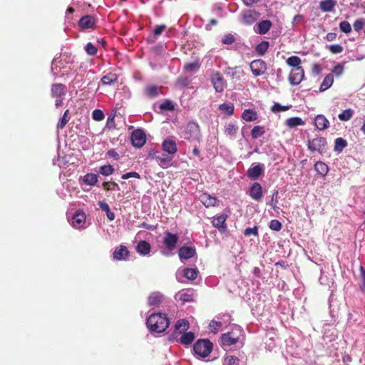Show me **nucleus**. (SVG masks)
<instances>
[{
	"label": "nucleus",
	"mask_w": 365,
	"mask_h": 365,
	"mask_svg": "<svg viewBox=\"0 0 365 365\" xmlns=\"http://www.w3.org/2000/svg\"><path fill=\"white\" fill-rule=\"evenodd\" d=\"M130 140L133 147L137 148L143 147L146 142L145 132L142 129L135 130L131 134Z\"/></svg>",
	"instance_id": "12"
},
{
	"label": "nucleus",
	"mask_w": 365,
	"mask_h": 365,
	"mask_svg": "<svg viewBox=\"0 0 365 365\" xmlns=\"http://www.w3.org/2000/svg\"><path fill=\"white\" fill-rule=\"evenodd\" d=\"M179 241V236L176 233H172L169 231L164 232L163 243L165 247L160 248L161 255L165 257H170L173 255V251L176 248V245Z\"/></svg>",
	"instance_id": "2"
},
{
	"label": "nucleus",
	"mask_w": 365,
	"mask_h": 365,
	"mask_svg": "<svg viewBox=\"0 0 365 365\" xmlns=\"http://www.w3.org/2000/svg\"><path fill=\"white\" fill-rule=\"evenodd\" d=\"M360 278H361V284L360 289L364 291L365 289V269L362 266H360Z\"/></svg>",
	"instance_id": "64"
},
{
	"label": "nucleus",
	"mask_w": 365,
	"mask_h": 365,
	"mask_svg": "<svg viewBox=\"0 0 365 365\" xmlns=\"http://www.w3.org/2000/svg\"><path fill=\"white\" fill-rule=\"evenodd\" d=\"M184 138L190 141L199 142L201 139L200 129L195 121H190L185 128Z\"/></svg>",
	"instance_id": "5"
},
{
	"label": "nucleus",
	"mask_w": 365,
	"mask_h": 365,
	"mask_svg": "<svg viewBox=\"0 0 365 365\" xmlns=\"http://www.w3.org/2000/svg\"><path fill=\"white\" fill-rule=\"evenodd\" d=\"M339 29L343 33L349 34L351 31V26L349 21H342L339 24Z\"/></svg>",
	"instance_id": "54"
},
{
	"label": "nucleus",
	"mask_w": 365,
	"mask_h": 365,
	"mask_svg": "<svg viewBox=\"0 0 365 365\" xmlns=\"http://www.w3.org/2000/svg\"><path fill=\"white\" fill-rule=\"evenodd\" d=\"M150 156L152 159L155 160L159 166L163 169L168 168L173 165V157L167 153L156 150L150 153Z\"/></svg>",
	"instance_id": "6"
},
{
	"label": "nucleus",
	"mask_w": 365,
	"mask_h": 365,
	"mask_svg": "<svg viewBox=\"0 0 365 365\" xmlns=\"http://www.w3.org/2000/svg\"><path fill=\"white\" fill-rule=\"evenodd\" d=\"M304 77V71L302 67L292 68L289 76V81L292 86L299 85Z\"/></svg>",
	"instance_id": "17"
},
{
	"label": "nucleus",
	"mask_w": 365,
	"mask_h": 365,
	"mask_svg": "<svg viewBox=\"0 0 365 365\" xmlns=\"http://www.w3.org/2000/svg\"><path fill=\"white\" fill-rule=\"evenodd\" d=\"M219 110L228 115H232L234 113L235 107L232 103H224L219 106Z\"/></svg>",
	"instance_id": "43"
},
{
	"label": "nucleus",
	"mask_w": 365,
	"mask_h": 365,
	"mask_svg": "<svg viewBox=\"0 0 365 365\" xmlns=\"http://www.w3.org/2000/svg\"><path fill=\"white\" fill-rule=\"evenodd\" d=\"M223 44L230 45L235 41V38L232 34L225 35L221 40Z\"/></svg>",
	"instance_id": "59"
},
{
	"label": "nucleus",
	"mask_w": 365,
	"mask_h": 365,
	"mask_svg": "<svg viewBox=\"0 0 365 365\" xmlns=\"http://www.w3.org/2000/svg\"><path fill=\"white\" fill-rule=\"evenodd\" d=\"M286 63L289 66L292 67V68H296L297 67H301L300 64L302 61L299 56H292L286 60Z\"/></svg>",
	"instance_id": "44"
},
{
	"label": "nucleus",
	"mask_w": 365,
	"mask_h": 365,
	"mask_svg": "<svg viewBox=\"0 0 365 365\" xmlns=\"http://www.w3.org/2000/svg\"><path fill=\"white\" fill-rule=\"evenodd\" d=\"M272 26V22L269 20H262L257 24V32L260 35L266 34Z\"/></svg>",
	"instance_id": "34"
},
{
	"label": "nucleus",
	"mask_w": 365,
	"mask_h": 365,
	"mask_svg": "<svg viewBox=\"0 0 365 365\" xmlns=\"http://www.w3.org/2000/svg\"><path fill=\"white\" fill-rule=\"evenodd\" d=\"M66 93V87L62 83H54L51 86V96L53 97H62Z\"/></svg>",
	"instance_id": "31"
},
{
	"label": "nucleus",
	"mask_w": 365,
	"mask_h": 365,
	"mask_svg": "<svg viewBox=\"0 0 365 365\" xmlns=\"http://www.w3.org/2000/svg\"><path fill=\"white\" fill-rule=\"evenodd\" d=\"M69 113V110H66L64 111V113L62 117L60 118L58 123H57V128L58 129H63L66 123L68 122V118H67L68 115Z\"/></svg>",
	"instance_id": "49"
},
{
	"label": "nucleus",
	"mask_w": 365,
	"mask_h": 365,
	"mask_svg": "<svg viewBox=\"0 0 365 365\" xmlns=\"http://www.w3.org/2000/svg\"><path fill=\"white\" fill-rule=\"evenodd\" d=\"M243 233L246 237H249L250 235L258 236V227L255 226L253 227H247L244 230Z\"/></svg>",
	"instance_id": "60"
},
{
	"label": "nucleus",
	"mask_w": 365,
	"mask_h": 365,
	"mask_svg": "<svg viewBox=\"0 0 365 365\" xmlns=\"http://www.w3.org/2000/svg\"><path fill=\"white\" fill-rule=\"evenodd\" d=\"M98 180V176L94 173H87L86 174L82 179V183L89 185V186H95Z\"/></svg>",
	"instance_id": "36"
},
{
	"label": "nucleus",
	"mask_w": 365,
	"mask_h": 365,
	"mask_svg": "<svg viewBox=\"0 0 365 365\" xmlns=\"http://www.w3.org/2000/svg\"><path fill=\"white\" fill-rule=\"evenodd\" d=\"M314 168L317 174L322 178H324L329 170V166L322 161L316 162Z\"/></svg>",
	"instance_id": "33"
},
{
	"label": "nucleus",
	"mask_w": 365,
	"mask_h": 365,
	"mask_svg": "<svg viewBox=\"0 0 365 365\" xmlns=\"http://www.w3.org/2000/svg\"><path fill=\"white\" fill-rule=\"evenodd\" d=\"M114 172V168L110 165H104L99 168L98 173L99 174L104 176H109L112 175Z\"/></svg>",
	"instance_id": "47"
},
{
	"label": "nucleus",
	"mask_w": 365,
	"mask_h": 365,
	"mask_svg": "<svg viewBox=\"0 0 365 365\" xmlns=\"http://www.w3.org/2000/svg\"><path fill=\"white\" fill-rule=\"evenodd\" d=\"M199 68L200 64L197 62L188 63L184 66V70L190 73H196Z\"/></svg>",
	"instance_id": "48"
},
{
	"label": "nucleus",
	"mask_w": 365,
	"mask_h": 365,
	"mask_svg": "<svg viewBox=\"0 0 365 365\" xmlns=\"http://www.w3.org/2000/svg\"><path fill=\"white\" fill-rule=\"evenodd\" d=\"M247 194L252 200L257 202L260 201L263 197V191L261 184L258 182L252 183L249 187Z\"/></svg>",
	"instance_id": "16"
},
{
	"label": "nucleus",
	"mask_w": 365,
	"mask_h": 365,
	"mask_svg": "<svg viewBox=\"0 0 365 365\" xmlns=\"http://www.w3.org/2000/svg\"><path fill=\"white\" fill-rule=\"evenodd\" d=\"M259 13L254 10H245L240 14V21L244 25L250 26L259 18Z\"/></svg>",
	"instance_id": "13"
},
{
	"label": "nucleus",
	"mask_w": 365,
	"mask_h": 365,
	"mask_svg": "<svg viewBox=\"0 0 365 365\" xmlns=\"http://www.w3.org/2000/svg\"><path fill=\"white\" fill-rule=\"evenodd\" d=\"M282 225L278 220H272L269 222V228L274 231H279Z\"/></svg>",
	"instance_id": "61"
},
{
	"label": "nucleus",
	"mask_w": 365,
	"mask_h": 365,
	"mask_svg": "<svg viewBox=\"0 0 365 365\" xmlns=\"http://www.w3.org/2000/svg\"><path fill=\"white\" fill-rule=\"evenodd\" d=\"M92 118L94 120L101 121L104 119V113L100 109H95L92 113Z\"/></svg>",
	"instance_id": "56"
},
{
	"label": "nucleus",
	"mask_w": 365,
	"mask_h": 365,
	"mask_svg": "<svg viewBox=\"0 0 365 365\" xmlns=\"http://www.w3.org/2000/svg\"><path fill=\"white\" fill-rule=\"evenodd\" d=\"M269 43L267 41H262L255 47L256 53L259 56H263L267 51Z\"/></svg>",
	"instance_id": "42"
},
{
	"label": "nucleus",
	"mask_w": 365,
	"mask_h": 365,
	"mask_svg": "<svg viewBox=\"0 0 365 365\" xmlns=\"http://www.w3.org/2000/svg\"><path fill=\"white\" fill-rule=\"evenodd\" d=\"M200 202L206 207H215L218 205V200L216 197L212 196L207 192H203L200 195Z\"/></svg>",
	"instance_id": "22"
},
{
	"label": "nucleus",
	"mask_w": 365,
	"mask_h": 365,
	"mask_svg": "<svg viewBox=\"0 0 365 365\" xmlns=\"http://www.w3.org/2000/svg\"><path fill=\"white\" fill-rule=\"evenodd\" d=\"M146 327L149 332L153 335L164 333L168 328L170 321L168 315L163 312H153L146 319Z\"/></svg>",
	"instance_id": "1"
},
{
	"label": "nucleus",
	"mask_w": 365,
	"mask_h": 365,
	"mask_svg": "<svg viewBox=\"0 0 365 365\" xmlns=\"http://www.w3.org/2000/svg\"><path fill=\"white\" fill-rule=\"evenodd\" d=\"M250 70L255 77L262 76L267 69V63L262 59H255L250 63Z\"/></svg>",
	"instance_id": "9"
},
{
	"label": "nucleus",
	"mask_w": 365,
	"mask_h": 365,
	"mask_svg": "<svg viewBox=\"0 0 365 365\" xmlns=\"http://www.w3.org/2000/svg\"><path fill=\"white\" fill-rule=\"evenodd\" d=\"M278 194H279L278 190H274L272 194L270 200L267 202V205L271 206L272 208L274 210L277 208V202Z\"/></svg>",
	"instance_id": "50"
},
{
	"label": "nucleus",
	"mask_w": 365,
	"mask_h": 365,
	"mask_svg": "<svg viewBox=\"0 0 365 365\" xmlns=\"http://www.w3.org/2000/svg\"><path fill=\"white\" fill-rule=\"evenodd\" d=\"M365 26V19H358L354 23V29L356 32H359Z\"/></svg>",
	"instance_id": "57"
},
{
	"label": "nucleus",
	"mask_w": 365,
	"mask_h": 365,
	"mask_svg": "<svg viewBox=\"0 0 365 365\" xmlns=\"http://www.w3.org/2000/svg\"><path fill=\"white\" fill-rule=\"evenodd\" d=\"M242 118L247 122L255 121L257 118V113L254 109H245L242 113Z\"/></svg>",
	"instance_id": "37"
},
{
	"label": "nucleus",
	"mask_w": 365,
	"mask_h": 365,
	"mask_svg": "<svg viewBox=\"0 0 365 365\" xmlns=\"http://www.w3.org/2000/svg\"><path fill=\"white\" fill-rule=\"evenodd\" d=\"M190 83H191V79L189 77H186V76L180 77L177 81V84L180 88L187 87Z\"/></svg>",
	"instance_id": "55"
},
{
	"label": "nucleus",
	"mask_w": 365,
	"mask_h": 365,
	"mask_svg": "<svg viewBox=\"0 0 365 365\" xmlns=\"http://www.w3.org/2000/svg\"><path fill=\"white\" fill-rule=\"evenodd\" d=\"M227 217L228 215L226 213H222L219 215L215 216L212 221V226L217 228L220 232H225L227 229L226 225V220Z\"/></svg>",
	"instance_id": "18"
},
{
	"label": "nucleus",
	"mask_w": 365,
	"mask_h": 365,
	"mask_svg": "<svg viewBox=\"0 0 365 365\" xmlns=\"http://www.w3.org/2000/svg\"><path fill=\"white\" fill-rule=\"evenodd\" d=\"M264 174V165L254 163L247 171V176L251 180H257Z\"/></svg>",
	"instance_id": "10"
},
{
	"label": "nucleus",
	"mask_w": 365,
	"mask_h": 365,
	"mask_svg": "<svg viewBox=\"0 0 365 365\" xmlns=\"http://www.w3.org/2000/svg\"><path fill=\"white\" fill-rule=\"evenodd\" d=\"M238 129V126L235 123H226L224 129L225 134L229 139L233 140L236 138Z\"/></svg>",
	"instance_id": "27"
},
{
	"label": "nucleus",
	"mask_w": 365,
	"mask_h": 365,
	"mask_svg": "<svg viewBox=\"0 0 365 365\" xmlns=\"http://www.w3.org/2000/svg\"><path fill=\"white\" fill-rule=\"evenodd\" d=\"M333 82H334L333 74L329 73V74L327 75L324 77L322 83L320 85L319 91H325L326 90H327L332 86Z\"/></svg>",
	"instance_id": "39"
},
{
	"label": "nucleus",
	"mask_w": 365,
	"mask_h": 365,
	"mask_svg": "<svg viewBox=\"0 0 365 365\" xmlns=\"http://www.w3.org/2000/svg\"><path fill=\"white\" fill-rule=\"evenodd\" d=\"M337 1L336 0H322L319 4V9L322 11L328 13L334 10L336 6Z\"/></svg>",
	"instance_id": "32"
},
{
	"label": "nucleus",
	"mask_w": 365,
	"mask_h": 365,
	"mask_svg": "<svg viewBox=\"0 0 365 365\" xmlns=\"http://www.w3.org/2000/svg\"><path fill=\"white\" fill-rule=\"evenodd\" d=\"M210 81L217 93L222 92L227 86L226 81L219 71H216L211 75Z\"/></svg>",
	"instance_id": "11"
},
{
	"label": "nucleus",
	"mask_w": 365,
	"mask_h": 365,
	"mask_svg": "<svg viewBox=\"0 0 365 365\" xmlns=\"http://www.w3.org/2000/svg\"><path fill=\"white\" fill-rule=\"evenodd\" d=\"M86 216L81 210H76L71 218V224L76 229L85 228Z\"/></svg>",
	"instance_id": "15"
},
{
	"label": "nucleus",
	"mask_w": 365,
	"mask_h": 365,
	"mask_svg": "<svg viewBox=\"0 0 365 365\" xmlns=\"http://www.w3.org/2000/svg\"><path fill=\"white\" fill-rule=\"evenodd\" d=\"M130 256V252L126 246L119 245L113 252V258L117 261H126Z\"/></svg>",
	"instance_id": "19"
},
{
	"label": "nucleus",
	"mask_w": 365,
	"mask_h": 365,
	"mask_svg": "<svg viewBox=\"0 0 365 365\" xmlns=\"http://www.w3.org/2000/svg\"><path fill=\"white\" fill-rule=\"evenodd\" d=\"M144 94L147 98L154 99L163 94V88L156 85H148L144 89Z\"/></svg>",
	"instance_id": "20"
},
{
	"label": "nucleus",
	"mask_w": 365,
	"mask_h": 365,
	"mask_svg": "<svg viewBox=\"0 0 365 365\" xmlns=\"http://www.w3.org/2000/svg\"><path fill=\"white\" fill-rule=\"evenodd\" d=\"M163 299V294L159 292H153L148 298V304L150 307H158L162 303Z\"/></svg>",
	"instance_id": "29"
},
{
	"label": "nucleus",
	"mask_w": 365,
	"mask_h": 365,
	"mask_svg": "<svg viewBox=\"0 0 365 365\" xmlns=\"http://www.w3.org/2000/svg\"><path fill=\"white\" fill-rule=\"evenodd\" d=\"M101 81L103 86H112L118 81V76L115 73L110 72L103 76Z\"/></svg>",
	"instance_id": "35"
},
{
	"label": "nucleus",
	"mask_w": 365,
	"mask_h": 365,
	"mask_svg": "<svg viewBox=\"0 0 365 365\" xmlns=\"http://www.w3.org/2000/svg\"><path fill=\"white\" fill-rule=\"evenodd\" d=\"M317 129L324 130L329 127V121L324 115H317L314 119Z\"/></svg>",
	"instance_id": "30"
},
{
	"label": "nucleus",
	"mask_w": 365,
	"mask_h": 365,
	"mask_svg": "<svg viewBox=\"0 0 365 365\" xmlns=\"http://www.w3.org/2000/svg\"><path fill=\"white\" fill-rule=\"evenodd\" d=\"M213 349V344L209 339H198L193 345V353L197 359L209 356Z\"/></svg>",
	"instance_id": "3"
},
{
	"label": "nucleus",
	"mask_w": 365,
	"mask_h": 365,
	"mask_svg": "<svg viewBox=\"0 0 365 365\" xmlns=\"http://www.w3.org/2000/svg\"><path fill=\"white\" fill-rule=\"evenodd\" d=\"M344 65L342 63H337L332 68L331 72L336 76H340L344 72Z\"/></svg>",
	"instance_id": "62"
},
{
	"label": "nucleus",
	"mask_w": 365,
	"mask_h": 365,
	"mask_svg": "<svg viewBox=\"0 0 365 365\" xmlns=\"http://www.w3.org/2000/svg\"><path fill=\"white\" fill-rule=\"evenodd\" d=\"M238 339V336H234L233 332H227L222 334L221 343L223 346H230L236 344Z\"/></svg>",
	"instance_id": "28"
},
{
	"label": "nucleus",
	"mask_w": 365,
	"mask_h": 365,
	"mask_svg": "<svg viewBox=\"0 0 365 365\" xmlns=\"http://www.w3.org/2000/svg\"><path fill=\"white\" fill-rule=\"evenodd\" d=\"M223 365H240V359L235 356L226 354L224 357Z\"/></svg>",
	"instance_id": "46"
},
{
	"label": "nucleus",
	"mask_w": 365,
	"mask_h": 365,
	"mask_svg": "<svg viewBox=\"0 0 365 365\" xmlns=\"http://www.w3.org/2000/svg\"><path fill=\"white\" fill-rule=\"evenodd\" d=\"M195 335L192 331H185L181 334L175 341L178 342L184 346L190 345L195 340Z\"/></svg>",
	"instance_id": "23"
},
{
	"label": "nucleus",
	"mask_w": 365,
	"mask_h": 365,
	"mask_svg": "<svg viewBox=\"0 0 365 365\" xmlns=\"http://www.w3.org/2000/svg\"><path fill=\"white\" fill-rule=\"evenodd\" d=\"M160 108L162 110H173L175 109V106L173 103L169 100L165 99L160 105Z\"/></svg>",
	"instance_id": "53"
},
{
	"label": "nucleus",
	"mask_w": 365,
	"mask_h": 365,
	"mask_svg": "<svg viewBox=\"0 0 365 365\" xmlns=\"http://www.w3.org/2000/svg\"><path fill=\"white\" fill-rule=\"evenodd\" d=\"M223 327L220 321L212 320L209 324L210 329L213 333H217Z\"/></svg>",
	"instance_id": "51"
},
{
	"label": "nucleus",
	"mask_w": 365,
	"mask_h": 365,
	"mask_svg": "<svg viewBox=\"0 0 365 365\" xmlns=\"http://www.w3.org/2000/svg\"><path fill=\"white\" fill-rule=\"evenodd\" d=\"M265 128L261 125H255L251 130V135L253 139H257L265 133Z\"/></svg>",
	"instance_id": "41"
},
{
	"label": "nucleus",
	"mask_w": 365,
	"mask_h": 365,
	"mask_svg": "<svg viewBox=\"0 0 365 365\" xmlns=\"http://www.w3.org/2000/svg\"><path fill=\"white\" fill-rule=\"evenodd\" d=\"M190 328V323L185 319L177 320L173 327V331L169 336V341L174 342L181 334L187 331Z\"/></svg>",
	"instance_id": "7"
},
{
	"label": "nucleus",
	"mask_w": 365,
	"mask_h": 365,
	"mask_svg": "<svg viewBox=\"0 0 365 365\" xmlns=\"http://www.w3.org/2000/svg\"><path fill=\"white\" fill-rule=\"evenodd\" d=\"M162 149L163 152L170 154L173 157L178 151L175 141L170 138H167L163 141Z\"/></svg>",
	"instance_id": "21"
},
{
	"label": "nucleus",
	"mask_w": 365,
	"mask_h": 365,
	"mask_svg": "<svg viewBox=\"0 0 365 365\" xmlns=\"http://www.w3.org/2000/svg\"><path fill=\"white\" fill-rule=\"evenodd\" d=\"M329 49L332 53H340L344 48L340 44H332L329 46Z\"/></svg>",
	"instance_id": "63"
},
{
	"label": "nucleus",
	"mask_w": 365,
	"mask_h": 365,
	"mask_svg": "<svg viewBox=\"0 0 365 365\" xmlns=\"http://www.w3.org/2000/svg\"><path fill=\"white\" fill-rule=\"evenodd\" d=\"M354 113V111L353 109L347 108L344 110L341 113H339L338 118L341 121H347L352 118Z\"/></svg>",
	"instance_id": "45"
},
{
	"label": "nucleus",
	"mask_w": 365,
	"mask_h": 365,
	"mask_svg": "<svg viewBox=\"0 0 365 365\" xmlns=\"http://www.w3.org/2000/svg\"><path fill=\"white\" fill-rule=\"evenodd\" d=\"M348 145L347 141L343 138H337L334 140V150L337 153H341Z\"/></svg>",
	"instance_id": "38"
},
{
	"label": "nucleus",
	"mask_w": 365,
	"mask_h": 365,
	"mask_svg": "<svg viewBox=\"0 0 365 365\" xmlns=\"http://www.w3.org/2000/svg\"><path fill=\"white\" fill-rule=\"evenodd\" d=\"M199 273V270L197 267H180L177 270L175 275L178 282L185 283L187 281L195 279Z\"/></svg>",
	"instance_id": "4"
},
{
	"label": "nucleus",
	"mask_w": 365,
	"mask_h": 365,
	"mask_svg": "<svg viewBox=\"0 0 365 365\" xmlns=\"http://www.w3.org/2000/svg\"><path fill=\"white\" fill-rule=\"evenodd\" d=\"M135 250L140 255L146 256L151 251V245L145 240H140L136 245Z\"/></svg>",
	"instance_id": "25"
},
{
	"label": "nucleus",
	"mask_w": 365,
	"mask_h": 365,
	"mask_svg": "<svg viewBox=\"0 0 365 365\" xmlns=\"http://www.w3.org/2000/svg\"><path fill=\"white\" fill-rule=\"evenodd\" d=\"M176 296L178 299L185 302H191L194 301L195 293L193 289H182L179 292Z\"/></svg>",
	"instance_id": "26"
},
{
	"label": "nucleus",
	"mask_w": 365,
	"mask_h": 365,
	"mask_svg": "<svg viewBox=\"0 0 365 365\" xmlns=\"http://www.w3.org/2000/svg\"><path fill=\"white\" fill-rule=\"evenodd\" d=\"M85 51L90 56H94L97 53L96 47L91 42H88L85 46Z\"/></svg>",
	"instance_id": "58"
},
{
	"label": "nucleus",
	"mask_w": 365,
	"mask_h": 365,
	"mask_svg": "<svg viewBox=\"0 0 365 365\" xmlns=\"http://www.w3.org/2000/svg\"><path fill=\"white\" fill-rule=\"evenodd\" d=\"M285 124L287 127L293 128L299 125H304V121L299 117H292L287 119Z\"/></svg>",
	"instance_id": "40"
},
{
	"label": "nucleus",
	"mask_w": 365,
	"mask_h": 365,
	"mask_svg": "<svg viewBox=\"0 0 365 365\" xmlns=\"http://www.w3.org/2000/svg\"><path fill=\"white\" fill-rule=\"evenodd\" d=\"M327 139L324 137H317L307 140V148L311 152H318L324 154L327 150Z\"/></svg>",
	"instance_id": "8"
},
{
	"label": "nucleus",
	"mask_w": 365,
	"mask_h": 365,
	"mask_svg": "<svg viewBox=\"0 0 365 365\" xmlns=\"http://www.w3.org/2000/svg\"><path fill=\"white\" fill-rule=\"evenodd\" d=\"M196 248L195 246L183 245L178 250V257L181 262L190 259L196 256Z\"/></svg>",
	"instance_id": "14"
},
{
	"label": "nucleus",
	"mask_w": 365,
	"mask_h": 365,
	"mask_svg": "<svg viewBox=\"0 0 365 365\" xmlns=\"http://www.w3.org/2000/svg\"><path fill=\"white\" fill-rule=\"evenodd\" d=\"M291 106H282L279 103H274L271 108V110L273 113H279L282 111L288 110Z\"/></svg>",
	"instance_id": "52"
},
{
	"label": "nucleus",
	"mask_w": 365,
	"mask_h": 365,
	"mask_svg": "<svg viewBox=\"0 0 365 365\" xmlns=\"http://www.w3.org/2000/svg\"><path fill=\"white\" fill-rule=\"evenodd\" d=\"M96 24V19L91 15H85L78 21V26L83 29L93 28Z\"/></svg>",
	"instance_id": "24"
}]
</instances>
